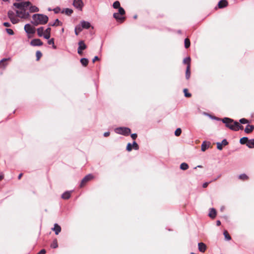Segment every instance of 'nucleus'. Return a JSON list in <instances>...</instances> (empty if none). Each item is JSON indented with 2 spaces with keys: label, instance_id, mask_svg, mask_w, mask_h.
Listing matches in <instances>:
<instances>
[{
  "label": "nucleus",
  "instance_id": "25",
  "mask_svg": "<svg viewBox=\"0 0 254 254\" xmlns=\"http://www.w3.org/2000/svg\"><path fill=\"white\" fill-rule=\"evenodd\" d=\"M190 76V66H187L186 71V78L187 79H189Z\"/></svg>",
  "mask_w": 254,
  "mask_h": 254
},
{
  "label": "nucleus",
  "instance_id": "28",
  "mask_svg": "<svg viewBox=\"0 0 254 254\" xmlns=\"http://www.w3.org/2000/svg\"><path fill=\"white\" fill-rule=\"evenodd\" d=\"M80 63L84 66H86L88 64V60L86 58H82L80 60Z\"/></svg>",
  "mask_w": 254,
  "mask_h": 254
},
{
  "label": "nucleus",
  "instance_id": "49",
  "mask_svg": "<svg viewBox=\"0 0 254 254\" xmlns=\"http://www.w3.org/2000/svg\"><path fill=\"white\" fill-rule=\"evenodd\" d=\"M48 44L49 45H54V39L53 38L49 40L48 42Z\"/></svg>",
  "mask_w": 254,
  "mask_h": 254
},
{
  "label": "nucleus",
  "instance_id": "63",
  "mask_svg": "<svg viewBox=\"0 0 254 254\" xmlns=\"http://www.w3.org/2000/svg\"><path fill=\"white\" fill-rule=\"evenodd\" d=\"M54 49H56L57 48V47L55 45V44L54 45H52Z\"/></svg>",
  "mask_w": 254,
  "mask_h": 254
},
{
  "label": "nucleus",
  "instance_id": "10",
  "mask_svg": "<svg viewBox=\"0 0 254 254\" xmlns=\"http://www.w3.org/2000/svg\"><path fill=\"white\" fill-rule=\"evenodd\" d=\"M120 14L118 13H114L113 17L117 20V21L120 23H123L126 19L125 16H120Z\"/></svg>",
  "mask_w": 254,
  "mask_h": 254
},
{
  "label": "nucleus",
  "instance_id": "42",
  "mask_svg": "<svg viewBox=\"0 0 254 254\" xmlns=\"http://www.w3.org/2000/svg\"><path fill=\"white\" fill-rule=\"evenodd\" d=\"M239 122L243 124H248V123H249V121L247 119L243 118V119H241V120H240Z\"/></svg>",
  "mask_w": 254,
  "mask_h": 254
},
{
  "label": "nucleus",
  "instance_id": "11",
  "mask_svg": "<svg viewBox=\"0 0 254 254\" xmlns=\"http://www.w3.org/2000/svg\"><path fill=\"white\" fill-rule=\"evenodd\" d=\"M30 44L33 46H42L43 43L40 39H34L31 41Z\"/></svg>",
  "mask_w": 254,
  "mask_h": 254
},
{
  "label": "nucleus",
  "instance_id": "64",
  "mask_svg": "<svg viewBox=\"0 0 254 254\" xmlns=\"http://www.w3.org/2000/svg\"><path fill=\"white\" fill-rule=\"evenodd\" d=\"M28 38H31V36L30 35L28 36Z\"/></svg>",
  "mask_w": 254,
  "mask_h": 254
},
{
  "label": "nucleus",
  "instance_id": "17",
  "mask_svg": "<svg viewBox=\"0 0 254 254\" xmlns=\"http://www.w3.org/2000/svg\"><path fill=\"white\" fill-rule=\"evenodd\" d=\"M82 29H88L90 27L91 24L89 22L85 21H82L81 22V25H80Z\"/></svg>",
  "mask_w": 254,
  "mask_h": 254
},
{
  "label": "nucleus",
  "instance_id": "4",
  "mask_svg": "<svg viewBox=\"0 0 254 254\" xmlns=\"http://www.w3.org/2000/svg\"><path fill=\"white\" fill-rule=\"evenodd\" d=\"M31 5V3L30 1H22L18 3H14L13 5L19 9H23L26 10L28 7Z\"/></svg>",
  "mask_w": 254,
  "mask_h": 254
},
{
  "label": "nucleus",
  "instance_id": "38",
  "mask_svg": "<svg viewBox=\"0 0 254 254\" xmlns=\"http://www.w3.org/2000/svg\"><path fill=\"white\" fill-rule=\"evenodd\" d=\"M7 15L9 19H11V18L15 17L14 13L11 10L8 11L7 13Z\"/></svg>",
  "mask_w": 254,
  "mask_h": 254
},
{
  "label": "nucleus",
  "instance_id": "24",
  "mask_svg": "<svg viewBox=\"0 0 254 254\" xmlns=\"http://www.w3.org/2000/svg\"><path fill=\"white\" fill-rule=\"evenodd\" d=\"M29 7V11L31 12H38L39 10V8L37 7H36V6L32 5V4L30 5Z\"/></svg>",
  "mask_w": 254,
  "mask_h": 254
},
{
  "label": "nucleus",
  "instance_id": "62",
  "mask_svg": "<svg viewBox=\"0 0 254 254\" xmlns=\"http://www.w3.org/2000/svg\"><path fill=\"white\" fill-rule=\"evenodd\" d=\"M197 167H198V168H202V166H201V165H198V166H197V167H194V169H196Z\"/></svg>",
  "mask_w": 254,
  "mask_h": 254
},
{
  "label": "nucleus",
  "instance_id": "26",
  "mask_svg": "<svg viewBox=\"0 0 254 254\" xmlns=\"http://www.w3.org/2000/svg\"><path fill=\"white\" fill-rule=\"evenodd\" d=\"M83 30L82 27L80 25H77L75 28V33L76 35H78L79 33Z\"/></svg>",
  "mask_w": 254,
  "mask_h": 254
},
{
  "label": "nucleus",
  "instance_id": "15",
  "mask_svg": "<svg viewBox=\"0 0 254 254\" xmlns=\"http://www.w3.org/2000/svg\"><path fill=\"white\" fill-rule=\"evenodd\" d=\"M210 143L209 142L203 141L201 146V149L202 151H205L210 146Z\"/></svg>",
  "mask_w": 254,
  "mask_h": 254
},
{
  "label": "nucleus",
  "instance_id": "1",
  "mask_svg": "<svg viewBox=\"0 0 254 254\" xmlns=\"http://www.w3.org/2000/svg\"><path fill=\"white\" fill-rule=\"evenodd\" d=\"M32 24L35 26L39 24H45L48 21V17L47 15L42 14H35L32 16Z\"/></svg>",
  "mask_w": 254,
  "mask_h": 254
},
{
  "label": "nucleus",
  "instance_id": "47",
  "mask_svg": "<svg viewBox=\"0 0 254 254\" xmlns=\"http://www.w3.org/2000/svg\"><path fill=\"white\" fill-rule=\"evenodd\" d=\"M6 31L7 33L10 35H12L14 34L13 30L11 29H6Z\"/></svg>",
  "mask_w": 254,
  "mask_h": 254
},
{
  "label": "nucleus",
  "instance_id": "21",
  "mask_svg": "<svg viewBox=\"0 0 254 254\" xmlns=\"http://www.w3.org/2000/svg\"><path fill=\"white\" fill-rule=\"evenodd\" d=\"M216 213H217L216 210L214 208H211L210 209L209 216L210 218L214 219L215 218V217L216 216Z\"/></svg>",
  "mask_w": 254,
  "mask_h": 254
},
{
  "label": "nucleus",
  "instance_id": "18",
  "mask_svg": "<svg viewBox=\"0 0 254 254\" xmlns=\"http://www.w3.org/2000/svg\"><path fill=\"white\" fill-rule=\"evenodd\" d=\"M254 129V125H248L246 127L245 129V132L247 133H250Z\"/></svg>",
  "mask_w": 254,
  "mask_h": 254
},
{
  "label": "nucleus",
  "instance_id": "5",
  "mask_svg": "<svg viewBox=\"0 0 254 254\" xmlns=\"http://www.w3.org/2000/svg\"><path fill=\"white\" fill-rule=\"evenodd\" d=\"M17 16L24 19L28 18L29 16L28 12L23 9H19L16 10Z\"/></svg>",
  "mask_w": 254,
  "mask_h": 254
},
{
  "label": "nucleus",
  "instance_id": "31",
  "mask_svg": "<svg viewBox=\"0 0 254 254\" xmlns=\"http://www.w3.org/2000/svg\"><path fill=\"white\" fill-rule=\"evenodd\" d=\"M190 40L189 38H187L185 39V47L186 49L189 48L190 47Z\"/></svg>",
  "mask_w": 254,
  "mask_h": 254
},
{
  "label": "nucleus",
  "instance_id": "59",
  "mask_svg": "<svg viewBox=\"0 0 254 254\" xmlns=\"http://www.w3.org/2000/svg\"><path fill=\"white\" fill-rule=\"evenodd\" d=\"M216 225H217V226H220V225H221V222H220V220H217V221H216Z\"/></svg>",
  "mask_w": 254,
  "mask_h": 254
},
{
  "label": "nucleus",
  "instance_id": "37",
  "mask_svg": "<svg viewBox=\"0 0 254 254\" xmlns=\"http://www.w3.org/2000/svg\"><path fill=\"white\" fill-rule=\"evenodd\" d=\"M118 9H119V12H118V13L120 14L121 15L123 16V15L125 14V13H126L125 12V10L122 7H120Z\"/></svg>",
  "mask_w": 254,
  "mask_h": 254
},
{
  "label": "nucleus",
  "instance_id": "40",
  "mask_svg": "<svg viewBox=\"0 0 254 254\" xmlns=\"http://www.w3.org/2000/svg\"><path fill=\"white\" fill-rule=\"evenodd\" d=\"M224 235L227 240H230L231 239V237L227 231H224Z\"/></svg>",
  "mask_w": 254,
  "mask_h": 254
},
{
  "label": "nucleus",
  "instance_id": "43",
  "mask_svg": "<svg viewBox=\"0 0 254 254\" xmlns=\"http://www.w3.org/2000/svg\"><path fill=\"white\" fill-rule=\"evenodd\" d=\"M132 145L133 149H134L135 150H138L139 149V146L135 141H134L133 142V144Z\"/></svg>",
  "mask_w": 254,
  "mask_h": 254
},
{
  "label": "nucleus",
  "instance_id": "35",
  "mask_svg": "<svg viewBox=\"0 0 254 254\" xmlns=\"http://www.w3.org/2000/svg\"><path fill=\"white\" fill-rule=\"evenodd\" d=\"M113 6L114 8L117 9L121 7L120 3L119 1H116L113 3Z\"/></svg>",
  "mask_w": 254,
  "mask_h": 254
},
{
  "label": "nucleus",
  "instance_id": "16",
  "mask_svg": "<svg viewBox=\"0 0 254 254\" xmlns=\"http://www.w3.org/2000/svg\"><path fill=\"white\" fill-rule=\"evenodd\" d=\"M52 230L55 232L56 235H58L61 231V227L58 224H55L54 227L52 228Z\"/></svg>",
  "mask_w": 254,
  "mask_h": 254
},
{
  "label": "nucleus",
  "instance_id": "51",
  "mask_svg": "<svg viewBox=\"0 0 254 254\" xmlns=\"http://www.w3.org/2000/svg\"><path fill=\"white\" fill-rule=\"evenodd\" d=\"M131 137L133 139H135L137 137V135L136 133H133L131 135Z\"/></svg>",
  "mask_w": 254,
  "mask_h": 254
},
{
  "label": "nucleus",
  "instance_id": "36",
  "mask_svg": "<svg viewBox=\"0 0 254 254\" xmlns=\"http://www.w3.org/2000/svg\"><path fill=\"white\" fill-rule=\"evenodd\" d=\"M36 56L37 61H39L40 59V58L42 57V54L40 51H38L36 53Z\"/></svg>",
  "mask_w": 254,
  "mask_h": 254
},
{
  "label": "nucleus",
  "instance_id": "55",
  "mask_svg": "<svg viewBox=\"0 0 254 254\" xmlns=\"http://www.w3.org/2000/svg\"><path fill=\"white\" fill-rule=\"evenodd\" d=\"M110 132H106L104 133V135L105 137H108L110 135Z\"/></svg>",
  "mask_w": 254,
  "mask_h": 254
},
{
  "label": "nucleus",
  "instance_id": "53",
  "mask_svg": "<svg viewBox=\"0 0 254 254\" xmlns=\"http://www.w3.org/2000/svg\"><path fill=\"white\" fill-rule=\"evenodd\" d=\"M99 58L97 56H95L94 59L92 60V62L94 63L97 61H99Z\"/></svg>",
  "mask_w": 254,
  "mask_h": 254
},
{
  "label": "nucleus",
  "instance_id": "23",
  "mask_svg": "<svg viewBox=\"0 0 254 254\" xmlns=\"http://www.w3.org/2000/svg\"><path fill=\"white\" fill-rule=\"evenodd\" d=\"M70 191H66L62 194V197L64 199H67L70 198Z\"/></svg>",
  "mask_w": 254,
  "mask_h": 254
},
{
  "label": "nucleus",
  "instance_id": "6",
  "mask_svg": "<svg viewBox=\"0 0 254 254\" xmlns=\"http://www.w3.org/2000/svg\"><path fill=\"white\" fill-rule=\"evenodd\" d=\"M130 129L127 127H119L116 129V132L124 135H128L130 133Z\"/></svg>",
  "mask_w": 254,
  "mask_h": 254
},
{
  "label": "nucleus",
  "instance_id": "19",
  "mask_svg": "<svg viewBox=\"0 0 254 254\" xmlns=\"http://www.w3.org/2000/svg\"><path fill=\"white\" fill-rule=\"evenodd\" d=\"M51 28L49 27L46 29L44 34V37L46 39H49L51 36Z\"/></svg>",
  "mask_w": 254,
  "mask_h": 254
},
{
  "label": "nucleus",
  "instance_id": "14",
  "mask_svg": "<svg viewBox=\"0 0 254 254\" xmlns=\"http://www.w3.org/2000/svg\"><path fill=\"white\" fill-rule=\"evenodd\" d=\"M228 1L226 0H221L218 3L219 8L226 7L228 5Z\"/></svg>",
  "mask_w": 254,
  "mask_h": 254
},
{
  "label": "nucleus",
  "instance_id": "57",
  "mask_svg": "<svg viewBox=\"0 0 254 254\" xmlns=\"http://www.w3.org/2000/svg\"><path fill=\"white\" fill-rule=\"evenodd\" d=\"M77 53L78 54H79L80 55H81L82 54V50H79V49L78 48L77 49Z\"/></svg>",
  "mask_w": 254,
  "mask_h": 254
},
{
  "label": "nucleus",
  "instance_id": "20",
  "mask_svg": "<svg viewBox=\"0 0 254 254\" xmlns=\"http://www.w3.org/2000/svg\"><path fill=\"white\" fill-rule=\"evenodd\" d=\"M78 49L79 50H84L86 49L87 46L83 41H80L78 42Z\"/></svg>",
  "mask_w": 254,
  "mask_h": 254
},
{
  "label": "nucleus",
  "instance_id": "39",
  "mask_svg": "<svg viewBox=\"0 0 254 254\" xmlns=\"http://www.w3.org/2000/svg\"><path fill=\"white\" fill-rule=\"evenodd\" d=\"M182 133V130L180 128H178L175 131V134L177 136H179Z\"/></svg>",
  "mask_w": 254,
  "mask_h": 254
},
{
  "label": "nucleus",
  "instance_id": "61",
  "mask_svg": "<svg viewBox=\"0 0 254 254\" xmlns=\"http://www.w3.org/2000/svg\"><path fill=\"white\" fill-rule=\"evenodd\" d=\"M3 179V175H0V181Z\"/></svg>",
  "mask_w": 254,
  "mask_h": 254
},
{
  "label": "nucleus",
  "instance_id": "29",
  "mask_svg": "<svg viewBox=\"0 0 254 254\" xmlns=\"http://www.w3.org/2000/svg\"><path fill=\"white\" fill-rule=\"evenodd\" d=\"M51 247L53 249H56L58 247V241L56 239H54L51 245Z\"/></svg>",
  "mask_w": 254,
  "mask_h": 254
},
{
  "label": "nucleus",
  "instance_id": "7",
  "mask_svg": "<svg viewBox=\"0 0 254 254\" xmlns=\"http://www.w3.org/2000/svg\"><path fill=\"white\" fill-rule=\"evenodd\" d=\"M94 178V176L92 174H88L86 175L81 181L80 187H83L86 183Z\"/></svg>",
  "mask_w": 254,
  "mask_h": 254
},
{
  "label": "nucleus",
  "instance_id": "56",
  "mask_svg": "<svg viewBox=\"0 0 254 254\" xmlns=\"http://www.w3.org/2000/svg\"><path fill=\"white\" fill-rule=\"evenodd\" d=\"M54 10L55 13H58L60 11V8H55Z\"/></svg>",
  "mask_w": 254,
  "mask_h": 254
},
{
  "label": "nucleus",
  "instance_id": "33",
  "mask_svg": "<svg viewBox=\"0 0 254 254\" xmlns=\"http://www.w3.org/2000/svg\"><path fill=\"white\" fill-rule=\"evenodd\" d=\"M239 179L243 181H247L249 179V177L247 175L243 174L239 176Z\"/></svg>",
  "mask_w": 254,
  "mask_h": 254
},
{
  "label": "nucleus",
  "instance_id": "3",
  "mask_svg": "<svg viewBox=\"0 0 254 254\" xmlns=\"http://www.w3.org/2000/svg\"><path fill=\"white\" fill-rule=\"evenodd\" d=\"M241 144H246L249 148H254V139H249L247 137H243L240 140Z\"/></svg>",
  "mask_w": 254,
  "mask_h": 254
},
{
  "label": "nucleus",
  "instance_id": "13",
  "mask_svg": "<svg viewBox=\"0 0 254 254\" xmlns=\"http://www.w3.org/2000/svg\"><path fill=\"white\" fill-rule=\"evenodd\" d=\"M198 248L199 252L204 253L207 249V246L204 243L200 242L198 244Z\"/></svg>",
  "mask_w": 254,
  "mask_h": 254
},
{
  "label": "nucleus",
  "instance_id": "52",
  "mask_svg": "<svg viewBox=\"0 0 254 254\" xmlns=\"http://www.w3.org/2000/svg\"><path fill=\"white\" fill-rule=\"evenodd\" d=\"M3 25L5 27H10L11 26L10 24L8 22H4L3 23Z\"/></svg>",
  "mask_w": 254,
  "mask_h": 254
},
{
  "label": "nucleus",
  "instance_id": "30",
  "mask_svg": "<svg viewBox=\"0 0 254 254\" xmlns=\"http://www.w3.org/2000/svg\"><path fill=\"white\" fill-rule=\"evenodd\" d=\"M189 168V165L186 163H182L180 165V169L183 170H186Z\"/></svg>",
  "mask_w": 254,
  "mask_h": 254
},
{
  "label": "nucleus",
  "instance_id": "34",
  "mask_svg": "<svg viewBox=\"0 0 254 254\" xmlns=\"http://www.w3.org/2000/svg\"><path fill=\"white\" fill-rule=\"evenodd\" d=\"M183 92L184 93L185 97L187 98H190L191 97V94L188 92V89L185 88L184 89Z\"/></svg>",
  "mask_w": 254,
  "mask_h": 254
},
{
  "label": "nucleus",
  "instance_id": "58",
  "mask_svg": "<svg viewBox=\"0 0 254 254\" xmlns=\"http://www.w3.org/2000/svg\"><path fill=\"white\" fill-rule=\"evenodd\" d=\"M22 176H23V173H20V174L19 175L18 177V180H20V179H21V177H22Z\"/></svg>",
  "mask_w": 254,
  "mask_h": 254
},
{
  "label": "nucleus",
  "instance_id": "54",
  "mask_svg": "<svg viewBox=\"0 0 254 254\" xmlns=\"http://www.w3.org/2000/svg\"><path fill=\"white\" fill-rule=\"evenodd\" d=\"M208 184H209V183H207V182L204 183L202 185L203 188H206L208 186Z\"/></svg>",
  "mask_w": 254,
  "mask_h": 254
},
{
  "label": "nucleus",
  "instance_id": "12",
  "mask_svg": "<svg viewBox=\"0 0 254 254\" xmlns=\"http://www.w3.org/2000/svg\"><path fill=\"white\" fill-rule=\"evenodd\" d=\"M10 60V58H4L0 61V68L4 69L8 64L7 62Z\"/></svg>",
  "mask_w": 254,
  "mask_h": 254
},
{
  "label": "nucleus",
  "instance_id": "27",
  "mask_svg": "<svg viewBox=\"0 0 254 254\" xmlns=\"http://www.w3.org/2000/svg\"><path fill=\"white\" fill-rule=\"evenodd\" d=\"M37 34L39 36L41 37L44 36V28L43 27H41L37 29Z\"/></svg>",
  "mask_w": 254,
  "mask_h": 254
},
{
  "label": "nucleus",
  "instance_id": "2",
  "mask_svg": "<svg viewBox=\"0 0 254 254\" xmlns=\"http://www.w3.org/2000/svg\"><path fill=\"white\" fill-rule=\"evenodd\" d=\"M221 121L225 124L227 127L233 130H238V122H234V120L228 118H224L221 119Z\"/></svg>",
  "mask_w": 254,
  "mask_h": 254
},
{
  "label": "nucleus",
  "instance_id": "32",
  "mask_svg": "<svg viewBox=\"0 0 254 254\" xmlns=\"http://www.w3.org/2000/svg\"><path fill=\"white\" fill-rule=\"evenodd\" d=\"M183 63L185 64H187V66L189 65L190 67V57L185 58L183 61Z\"/></svg>",
  "mask_w": 254,
  "mask_h": 254
},
{
  "label": "nucleus",
  "instance_id": "45",
  "mask_svg": "<svg viewBox=\"0 0 254 254\" xmlns=\"http://www.w3.org/2000/svg\"><path fill=\"white\" fill-rule=\"evenodd\" d=\"M216 144H217V148L218 150H221L223 149V146H222V143H221L220 142H217L216 143Z\"/></svg>",
  "mask_w": 254,
  "mask_h": 254
},
{
  "label": "nucleus",
  "instance_id": "48",
  "mask_svg": "<svg viewBox=\"0 0 254 254\" xmlns=\"http://www.w3.org/2000/svg\"><path fill=\"white\" fill-rule=\"evenodd\" d=\"M220 143H222V145L223 146H225L227 145L228 144V141L225 139H223L222 140V141L221 142H220Z\"/></svg>",
  "mask_w": 254,
  "mask_h": 254
},
{
  "label": "nucleus",
  "instance_id": "60",
  "mask_svg": "<svg viewBox=\"0 0 254 254\" xmlns=\"http://www.w3.org/2000/svg\"><path fill=\"white\" fill-rule=\"evenodd\" d=\"M239 129H241V130L244 129V127L242 125H239Z\"/></svg>",
  "mask_w": 254,
  "mask_h": 254
},
{
  "label": "nucleus",
  "instance_id": "50",
  "mask_svg": "<svg viewBox=\"0 0 254 254\" xmlns=\"http://www.w3.org/2000/svg\"><path fill=\"white\" fill-rule=\"evenodd\" d=\"M46 253V251L45 249H42L37 254H45Z\"/></svg>",
  "mask_w": 254,
  "mask_h": 254
},
{
  "label": "nucleus",
  "instance_id": "44",
  "mask_svg": "<svg viewBox=\"0 0 254 254\" xmlns=\"http://www.w3.org/2000/svg\"><path fill=\"white\" fill-rule=\"evenodd\" d=\"M133 149L132 145L131 143H128L127 146V150L128 151H130Z\"/></svg>",
  "mask_w": 254,
  "mask_h": 254
},
{
  "label": "nucleus",
  "instance_id": "8",
  "mask_svg": "<svg viewBox=\"0 0 254 254\" xmlns=\"http://www.w3.org/2000/svg\"><path fill=\"white\" fill-rule=\"evenodd\" d=\"M24 30L25 32L29 35L34 34L36 31L35 27L32 26L29 24H27L24 26Z\"/></svg>",
  "mask_w": 254,
  "mask_h": 254
},
{
  "label": "nucleus",
  "instance_id": "22",
  "mask_svg": "<svg viewBox=\"0 0 254 254\" xmlns=\"http://www.w3.org/2000/svg\"><path fill=\"white\" fill-rule=\"evenodd\" d=\"M73 11L72 9L66 8L64 9L63 10V11H62V13H65L66 15H67L68 16H70L73 13Z\"/></svg>",
  "mask_w": 254,
  "mask_h": 254
},
{
  "label": "nucleus",
  "instance_id": "46",
  "mask_svg": "<svg viewBox=\"0 0 254 254\" xmlns=\"http://www.w3.org/2000/svg\"><path fill=\"white\" fill-rule=\"evenodd\" d=\"M60 20H59L58 19H57L55 20V21L54 23V24H50V25H52V26H58V25H59L60 24Z\"/></svg>",
  "mask_w": 254,
  "mask_h": 254
},
{
  "label": "nucleus",
  "instance_id": "9",
  "mask_svg": "<svg viewBox=\"0 0 254 254\" xmlns=\"http://www.w3.org/2000/svg\"><path fill=\"white\" fill-rule=\"evenodd\" d=\"M73 5L74 7L78 8L80 10H82V7L84 5L83 2L82 0H74Z\"/></svg>",
  "mask_w": 254,
  "mask_h": 254
},
{
  "label": "nucleus",
  "instance_id": "41",
  "mask_svg": "<svg viewBox=\"0 0 254 254\" xmlns=\"http://www.w3.org/2000/svg\"><path fill=\"white\" fill-rule=\"evenodd\" d=\"M10 20L13 24H16L19 22V19L16 18L15 16L14 17L11 18L10 19Z\"/></svg>",
  "mask_w": 254,
  "mask_h": 254
}]
</instances>
